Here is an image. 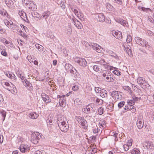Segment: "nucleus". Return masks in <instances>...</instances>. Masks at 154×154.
I'll list each match as a JSON object with an SVG mask.
<instances>
[{
    "label": "nucleus",
    "mask_w": 154,
    "mask_h": 154,
    "mask_svg": "<svg viewBox=\"0 0 154 154\" xmlns=\"http://www.w3.org/2000/svg\"><path fill=\"white\" fill-rule=\"evenodd\" d=\"M1 41L6 44H8L9 43V42L5 38H3L1 39Z\"/></svg>",
    "instance_id": "obj_59"
},
{
    "label": "nucleus",
    "mask_w": 154,
    "mask_h": 154,
    "mask_svg": "<svg viewBox=\"0 0 154 154\" xmlns=\"http://www.w3.org/2000/svg\"><path fill=\"white\" fill-rule=\"evenodd\" d=\"M19 14L24 20L26 22H28L29 20L27 18L25 12L22 11H20L19 12Z\"/></svg>",
    "instance_id": "obj_19"
},
{
    "label": "nucleus",
    "mask_w": 154,
    "mask_h": 154,
    "mask_svg": "<svg viewBox=\"0 0 154 154\" xmlns=\"http://www.w3.org/2000/svg\"><path fill=\"white\" fill-rule=\"evenodd\" d=\"M79 87L78 85H75L72 87V89L74 91H76L79 89Z\"/></svg>",
    "instance_id": "obj_54"
},
{
    "label": "nucleus",
    "mask_w": 154,
    "mask_h": 154,
    "mask_svg": "<svg viewBox=\"0 0 154 154\" xmlns=\"http://www.w3.org/2000/svg\"><path fill=\"white\" fill-rule=\"evenodd\" d=\"M65 68L68 72H69L70 73L73 74V75H74V76L75 78L78 77V72L69 63H67L65 64Z\"/></svg>",
    "instance_id": "obj_3"
},
{
    "label": "nucleus",
    "mask_w": 154,
    "mask_h": 154,
    "mask_svg": "<svg viewBox=\"0 0 154 154\" xmlns=\"http://www.w3.org/2000/svg\"><path fill=\"white\" fill-rule=\"evenodd\" d=\"M5 2L7 6L9 8L14 5V2L12 0H5Z\"/></svg>",
    "instance_id": "obj_29"
},
{
    "label": "nucleus",
    "mask_w": 154,
    "mask_h": 154,
    "mask_svg": "<svg viewBox=\"0 0 154 154\" xmlns=\"http://www.w3.org/2000/svg\"><path fill=\"white\" fill-rule=\"evenodd\" d=\"M92 48L94 50H96L98 53H101L103 50V48H101L99 45L97 44H94L92 45Z\"/></svg>",
    "instance_id": "obj_20"
},
{
    "label": "nucleus",
    "mask_w": 154,
    "mask_h": 154,
    "mask_svg": "<svg viewBox=\"0 0 154 154\" xmlns=\"http://www.w3.org/2000/svg\"><path fill=\"white\" fill-rule=\"evenodd\" d=\"M137 81L138 83L141 86L144 82H145V80L143 78L139 77L137 79Z\"/></svg>",
    "instance_id": "obj_27"
},
{
    "label": "nucleus",
    "mask_w": 154,
    "mask_h": 154,
    "mask_svg": "<svg viewBox=\"0 0 154 154\" xmlns=\"http://www.w3.org/2000/svg\"><path fill=\"white\" fill-rule=\"evenodd\" d=\"M125 102L124 101H122L120 102L118 104V106L119 108H120L122 107L125 104Z\"/></svg>",
    "instance_id": "obj_46"
},
{
    "label": "nucleus",
    "mask_w": 154,
    "mask_h": 154,
    "mask_svg": "<svg viewBox=\"0 0 154 154\" xmlns=\"http://www.w3.org/2000/svg\"><path fill=\"white\" fill-rule=\"evenodd\" d=\"M60 129L63 132H66L68 130L69 125L68 122L63 123L62 124L58 125Z\"/></svg>",
    "instance_id": "obj_10"
},
{
    "label": "nucleus",
    "mask_w": 154,
    "mask_h": 154,
    "mask_svg": "<svg viewBox=\"0 0 154 154\" xmlns=\"http://www.w3.org/2000/svg\"><path fill=\"white\" fill-rule=\"evenodd\" d=\"M141 9L142 11H144L147 12L149 11H151V10L149 8H145L144 7H142Z\"/></svg>",
    "instance_id": "obj_52"
},
{
    "label": "nucleus",
    "mask_w": 154,
    "mask_h": 154,
    "mask_svg": "<svg viewBox=\"0 0 154 154\" xmlns=\"http://www.w3.org/2000/svg\"><path fill=\"white\" fill-rule=\"evenodd\" d=\"M50 14V12H45L42 14V16L40 17L39 19H42L44 18L46 20V19L49 16Z\"/></svg>",
    "instance_id": "obj_22"
},
{
    "label": "nucleus",
    "mask_w": 154,
    "mask_h": 154,
    "mask_svg": "<svg viewBox=\"0 0 154 154\" xmlns=\"http://www.w3.org/2000/svg\"><path fill=\"white\" fill-rule=\"evenodd\" d=\"M41 96L42 99L46 104L49 103L51 102V100L49 97L45 93H42Z\"/></svg>",
    "instance_id": "obj_12"
},
{
    "label": "nucleus",
    "mask_w": 154,
    "mask_h": 154,
    "mask_svg": "<svg viewBox=\"0 0 154 154\" xmlns=\"http://www.w3.org/2000/svg\"><path fill=\"white\" fill-rule=\"evenodd\" d=\"M94 106L93 104H90L86 106L85 108H83L82 109V111L86 113L94 112Z\"/></svg>",
    "instance_id": "obj_6"
},
{
    "label": "nucleus",
    "mask_w": 154,
    "mask_h": 154,
    "mask_svg": "<svg viewBox=\"0 0 154 154\" xmlns=\"http://www.w3.org/2000/svg\"><path fill=\"white\" fill-rule=\"evenodd\" d=\"M29 117L32 119H36L38 116V115L35 112H32L29 114Z\"/></svg>",
    "instance_id": "obj_28"
},
{
    "label": "nucleus",
    "mask_w": 154,
    "mask_h": 154,
    "mask_svg": "<svg viewBox=\"0 0 154 154\" xmlns=\"http://www.w3.org/2000/svg\"><path fill=\"white\" fill-rule=\"evenodd\" d=\"M102 75L104 77V79L108 82H113L115 78L113 77V75L111 72L109 70L103 71L102 72Z\"/></svg>",
    "instance_id": "obj_1"
},
{
    "label": "nucleus",
    "mask_w": 154,
    "mask_h": 154,
    "mask_svg": "<svg viewBox=\"0 0 154 154\" xmlns=\"http://www.w3.org/2000/svg\"><path fill=\"white\" fill-rule=\"evenodd\" d=\"M116 21L118 23H120L125 27H127L128 26V23L127 22L122 19H117Z\"/></svg>",
    "instance_id": "obj_21"
},
{
    "label": "nucleus",
    "mask_w": 154,
    "mask_h": 154,
    "mask_svg": "<svg viewBox=\"0 0 154 154\" xmlns=\"http://www.w3.org/2000/svg\"><path fill=\"white\" fill-rule=\"evenodd\" d=\"M146 33L148 35L150 36H152L153 34V32L150 30L147 31Z\"/></svg>",
    "instance_id": "obj_61"
},
{
    "label": "nucleus",
    "mask_w": 154,
    "mask_h": 154,
    "mask_svg": "<svg viewBox=\"0 0 154 154\" xmlns=\"http://www.w3.org/2000/svg\"><path fill=\"white\" fill-rule=\"evenodd\" d=\"M17 25L14 24H13V23L12 24H11L9 27L11 29H12L13 30H14V29H15V28L17 27Z\"/></svg>",
    "instance_id": "obj_56"
},
{
    "label": "nucleus",
    "mask_w": 154,
    "mask_h": 154,
    "mask_svg": "<svg viewBox=\"0 0 154 154\" xmlns=\"http://www.w3.org/2000/svg\"><path fill=\"white\" fill-rule=\"evenodd\" d=\"M122 147L125 151H127L129 149V147L126 144L123 145Z\"/></svg>",
    "instance_id": "obj_57"
},
{
    "label": "nucleus",
    "mask_w": 154,
    "mask_h": 154,
    "mask_svg": "<svg viewBox=\"0 0 154 154\" xmlns=\"http://www.w3.org/2000/svg\"><path fill=\"white\" fill-rule=\"evenodd\" d=\"M132 38L130 35H128L126 39V41L128 43H129L132 41Z\"/></svg>",
    "instance_id": "obj_45"
},
{
    "label": "nucleus",
    "mask_w": 154,
    "mask_h": 154,
    "mask_svg": "<svg viewBox=\"0 0 154 154\" xmlns=\"http://www.w3.org/2000/svg\"><path fill=\"white\" fill-rule=\"evenodd\" d=\"M23 85L24 86H27L28 87H30L31 86V84L29 82L27 81L26 79L25 80L24 82H23Z\"/></svg>",
    "instance_id": "obj_39"
},
{
    "label": "nucleus",
    "mask_w": 154,
    "mask_h": 154,
    "mask_svg": "<svg viewBox=\"0 0 154 154\" xmlns=\"http://www.w3.org/2000/svg\"><path fill=\"white\" fill-rule=\"evenodd\" d=\"M23 4H25L29 9L32 11H35L37 9L36 6L34 2L31 0H24Z\"/></svg>",
    "instance_id": "obj_4"
},
{
    "label": "nucleus",
    "mask_w": 154,
    "mask_h": 154,
    "mask_svg": "<svg viewBox=\"0 0 154 154\" xmlns=\"http://www.w3.org/2000/svg\"><path fill=\"white\" fill-rule=\"evenodd\" d=\"M105 108L103 107L99 108L98 109V114L100 115H102L105 111Z\"/></svg>",
    "instance_id": "obj_31"
},
{
    "label": "nucleus",
    "mask_w": 154,
    "mask_h": 154,
    "mask_svg": "<svg viewBox=\"0 0 154 154\" xmlns=\"http://www.w3.org/2000/svg\"><path fill=\"white\" fill-rule=\"evenodd\" d=\"M112 72L118 76H120L122 74L121 72L118 70H115L113 71Z\"/></svg>",
    "instance_id": "obj_41"
},
{
    "label": "nucleus",
    "mask_w": 154,
    "mask_h": 154,
    "mask_svg": "<svg viewBox=\"0 0 154 154\" xmlns=\"http://www.w3.org/2000/svg\"><path fill=\"white\" fill-rule=\"evenodd\" d=\"M96 102L98 104H101L103 102V100L98 98H97L95 100Z\"/></svg>",
    "instance_id": "obj_53"
},
{
    "label": "nucleus",
    "mask_w": 154,
    "mask_h": 154,
    "mask_svg": "<svg viewBox=\"0 0 154 154\" xmlns=\"http://www.w3.org/2000/svg\"><path fill=\"white\" fill-rule=\"evenodd\" d=\"M75 61L79 63V65L83 67H85L87 65V63L86 60L80 57L75 58Z\"/></svg>",
    "instance_id": "obj_7"
},
{
    "label": "nucleus",
    "mask_w": 154,
    "mask_h": 154,
    "mask_svg": "<svg viewBox=\"0 0 154 154\" xmlns=\"http://www.w3.org/2000/svg\"><path fill=\"white\" fill-rule=\"evenodd\" d=\"M0 113L3 118V121L5 120L6 116V112L3 110L0 111Z\"/></svg>",
    "instance_id": "obj_34"
},
{
    "label": "nucleus",
    "mask_w": 154,
    "mask_h": 154,
    "mask_svg": "<svg viewBox=\"0 0 154 154\" xmlns=\"http://www.w3.org/2000/svg\"><path fill=\"white\" fill-rule=\"evenodd\" d=\"M6 89L10 91L11 93L14 94H16L17 91L15 86L13 84L10 83L9 86L6 88Z\"/></svg>",
    "instance_id": "obj_11"
},
{
    "label": "nucleus",
    "mask_w": 154,
    "mask_h": 154,
    "mask_svg": "<svg viewBox=\"0 0 154 154\" xmlns=\"http://www.w3.org/2000/svg\"><path fill=\"white\" fill-rule=\"evenodd\" d=\"M122 93L121 92L116 91H113L111 93V95L113 98L116 100L121 99Z\"/></svg>",
    "instance_id": "obj_8"
},
{
    "label": "nucleus",
    "mask_w": 154,
    "mask_h": 154,
    "mask_svg": "<svg viewBox=\"0 0 154 154\" xmlns=\"http://www.w3.org/2000/svg\"><path fill=\"white\" fill-rule=\"evenodd\" d=\"M66 32V34L68 35H70L72 29H71L69 27H68L67 29Z\"/></svg>",
    "instance_id": "obj_47"
},
{
    "label": "nucleus",
    "mask_w": 154,
    "mask_h": 154,
    "mask_svg": "<svg viewBox=\"0 0 154 154\" xmlns=\"http://www.w3.org/2000/svg\"><path fill=\"white\" fill-rule=\"evenodd\" d=\"M103 90L105 92H104V94L101 93V94L100 95V96L103 98L107 96V91H106L105 90Z\"/></svg>",
    "instance_id": "obj_48"
},
{
    "label": "nucleus",
    "mask_w": 154,
    "mask_h": 154,
    "mask_svg": "<svg viewBox=\"0 0 154 154\" xmlns=\"http://www.w3.org/2000/svg\"><path fill=\"white\" fill-rule=\"evenodd\" d=\"M148 20L150 22L154 23V18H153L152 17H149L148 19Z\"/></svg>",
    "instance_id": "obj_62"
},
{
    "label": "nucleus",
    "mask_w": 154,
    "mask_h": 154,
    "mask_svg": "<svg viewBox=\"0 0 154 154\" xmlns=\"http://www.w3.org/2000/svg\"><path fill=\"white\" fill-rule=\"evenodd\" d=\"M106 6L107 8L109 10L111 9L113 7L111 5V4L109 3H106Z\"/></svg>",
    "instance_id": "obj_43"
},
{
    "label": "nucleus",
    "mask_w": 154,
    "mask_h": 154,
    "mask_svg": "<svg viewBox=\"0 0 154 154\" xmlns=\"http://www.w3.org/2000/svg\"><path fill=\"white\" fill-rule=\"evenodd\" d=\"M130 107H129V110H132V112H135L136 111V109L132 105H130Z\"/></svg>",
    "instance_id": "obj_49"
},
{
    "label": "nucleus",
    "mask_w": 154,
    "mask_h": 154,
    "mask_svg": "<svg viewBox=\"0 0 154 154\" xmlns=\"http://www.w3.org/2000/svg\"><path fill=\"white\" fill-rule=\"evenodd\" d=\"M140 152L139 149L134 148L131 152V154H140Z\"/></svg>",
    "instance_id": "obj_36"
},
{
    "label": "nucleus",
    "mask_w": 154,
    "mask_h": 154,
    "mask_svg": "<svg viewBox=\"0 0 154 154\" xmlns=\"http://www.w3.org/2000/svg\"><path fill=\"white\" fill-rule=\"evenodd\" d=\"M113 35L116 38L119 39L122 38V33L121 32H119L114 31L112 32Z\"/></svg>",
    "instance_id": "obj_25"
},
{
    "label": "nucleus",
    "mask_w": 154,
    "mask_h": 154,
    "mask_svg": "<svg viewBox=\"0 0 154 154\" xmlns=\"http://www.w3.org/2000/svg\"><path fill=\"white\" fill-rule=\"evenodd\" d=\"M45 152L42 150H38L36 151L35 154H45Z\"/></svg>",
    "instance_id": "obj_44"
},
{
    "label": "nucleus",
    "mask_w": 154,
    "mask_h": 154,
    "mask_svg": "<svg viewBox=\"0 0 154 154\" xmlns=\"http://www.w3.org/2000/svg\"><path fill=\"white\" fill-rule=\"evenodd\" d=\"M84 118L83 117H82L80 116L79 117H77L76 118V119L77 121H78V122H81V121H82V120Z\"/></svg>",
    "instance_id": "obj_51"
},
{
    "label": "nucleus",
    "mask_w": 154,
    "mask_h": 154,
    "mask_svg": "<svg viewBox=\"0 0 154 154\" xmlns=\"http://www.w3.org/2000/svg\"><path fill=\"white\" fill-rule=\"evenodd\" d=\"M108 52L111 56L115 57L116 59L118 58V56L111 50H109Z\"/></svg>",
    "instance_id": "obj_32"
},
{
    "label": "nucleus",
    "mask_w": 154,
    "mask_h": 154,
    "mask_svg": "<svg viewBox=\"0 0 154 154\" xmlns=\"http://www.w3.org/2000/svg\"><path fill=\"white\" fill-rule=\"evenodd\" d=\"M0 14L3 16H6L8 17V15L7 12L4 10L0 11Z\"/></svg>",
    "instance_id": "obj_37"
},
{
    "label": "nucleus",
    "mask_w": 154,
    "mask_h": 154,
    "mask_svg": "<svg viewBox=\"0 0 154 154\" xmlns=\"http://www.w3.org/2000/svg\"><path fill=\"white\" fill-rule=\"evenodd\" d=\"M95 18L98 21L101 22H104L105 20V17L103 14H99L95 16Z\"/></svg>",
    "instance_id": "obj_15"
},
{
    "label": "nucleus",
    "mask_w": 154,
    "mask_h": 154,
    "mask_svg": "<svg viewBox=\"0 0 154 154\" xmlns=\"http://www.w3.org/2000/svg\"><path fill=\"white\" fill-rule=\"evenodd\" d=\"M1 84L3 87L6 89V88H7L8 86H9L10 83L6 81L5 80H3L2 81Z\"/></svg>",
    "instance_id": "obj_30"
},
{
    "label": "nucleus",
    "mask_w": 154,
    "mask_h": 154,
    "mask_svg": "<svg viewBox=\"0 0 154 154\" xmlns=\"http://www.w3.org/2000/svg\"><path fill=\"white\" fill-rule=\"evenodd\" d=\"M35 46L36 48H37L39 51H41L43 50V47L39 44H37L35 45Z\"/></svg>",
    "instance_id": "obj_38"
},
{
    "label": "nucleus",
    "mask_w": 154,
    "mask_h": 154,
    "mask_svg": "<svg viewBox=\"0 0 154 154\" xmlns=\"http://www.w3.org/2000/svg\"><path fill=\"white\" fill-rule=\"evenodd\" d=\"M1 54L2 55L6 57L7 56V54L6 52L5 51H2Z\"/></svg>",
    "instance_id": "obj_63"
},
{
    "label": "nucleus",
    "mask_w": 154,
    "mask_h": 154,
    "mask_svg": "<svg viewBox=\"0 0 154 154\" xmlns=\"http://www.w3.org/2000/svg\"><path fill=\"white\" fill-rule=\"evenodd\" d=\"M137 125L139 129L142 128L143 126V122H142V120L138 119L137 122Z\"/></svg>",
    "instance_id": "obj_24"
},
{
    "label": "nucleus",
    "mask_w": 154,
    "mask_h": 154,
    "mask_svg": "<svg viewBox=\"0 0 154 154\" xmlns=\"http://www.w3.org/2000/svg\"><path fill=\"white\" fill-rule=\"evenodd\" d=\"M91 127L92 128H94L93 130V132L94 133L96 134L100 132H101V129L100 128H98L97 125L94 122H92L91 124Z\"/></svg>",
    "instance_id": "obj_14"
},
{
    "label": "nucleus",
    "mask_w": 154,
    "mask_h": 154,
    "mask_svg": "<svg viewBox=\"0 0 154 154\" xmlns=\"http://www.w3.org/2000/svg\"><path fill=\"white\" fill-rule=\"evenodd\" d=\"M94 90L96 93H99L100 92L101 93V88L99 87H95V88Z\"/></svg>",
    "instance_id": "obj_55"
},
{
    "label": "nucleus",
    "mask_w": 154,
    "mask_h": 154,
    "mask_svg": "<svg viewBox=\"0 0 154 154\" xmlns=\"http://www.w3.org/2000/svg\"><path fill=\"white\" fill-rule=\"evenodd\" d=\"M57 98H60L59 103L60 106L63 107L64 104L65 103L66 100H65V95L60 96V95H58Z\"/></svg>",
    "instance_id": "obj_16"
},
{
    "label": "nucleus",
    "mask_w": 154,
    "mask_h": 154,
    "mask_svg": "<svg viewBox=\"0 0 154 154\" xmlns=\"http://www.w3.org/2000/svg\"><path fill=\"white\" fill-rule=\"evenodd\" d=\"M134 40L137 44L143 47L144 46L146 49L149 50L150 49V46L145 40L139 37H136Z\"/></svg>",
    "instance_id": "obj_2"
},
{
    "label": "nucleus",
    "mask_w": 154,
    "mask_h": 154,
    "mask_svg": "<svg viewBox=\"0 0 154 154\" xmlns=\"http://www.w3.org/2000/svg\"><path fill=\"white\" fill-rule=\"evenodd\" d=\"M134 100H130L128 102V103L129 105H134Z\"/></svg>",
    "instance_id": "obj_58"
},
{
    "label": "nucleus",
    "mask_w": 154,
    "mask_h": 154,
    "mask_svg": "<svg viewBox=\"0 0 154 154\" xmlns=\"http://www.w3.org/2000/svg\"><path fill=\"white\" fill-rule=\"evenodd\" d=\"M18 76L21 79L22 82H24V81H25V79H24L23 76L21 74H18Z\"/></svg>",
    "instance_id": "obj_50"
},
{
    "label": "nucleus",
    "mask_w": 154,
    "mask_h": 154,
    "mask_svg": "<svg viewBox=\"0 0 154 154\" xmlns=\"http://www.w3.org/2000/svg\"><path fill=\"white\" fill-rule=\"evenodd\" d=\"M19 148L20 151L23 153H25L29 150V147L23 144L20 145Z\"/></svg>",
    "instance_id": "obj_17"
},
{
    "label": "nucleus",
    "mask_w": 154,
    "mask_h": 154,
    "mask_svg": "<svg viewBox=\"0 0 154 154\" xmlns=\"http://www.w3.org/2000/svg\"><path fill=\"white\" fill-rule=\"evenodd\" d=\"M72 9L76 15H77V14H78V11L76 9Z\"/></svg>",
    "instance_id": "obj_64"
},
{
    "label": "nucleus",
    "mask_w": 154,
    "mask_h": 154,
    "mask_svg": "<svg viewBox=\"0 0 154 154\" xmlns=\"http://www.w3.org/2000/svg\"><path fill=\"white\" fill-rule=\"evenodd\" d=\"M80 123L84 129H86L87 128L88 126L87 122L84 118L82 120V121H81Z\"/></svg>",
    "instance_id": "obj_26"
},
{
    "label": "nucleus",
    "mask_w": 154,
    "mask_h": 154,
    "mask_svg": "<svg viewBox=\"0 0 154 154\" xmlns=\"http://www.w3.org/2000/svg\"><path fill=\"white\" fill-rule=\"evenodd\" d=\"M57 122L58 125L62 124L63 123H65L67 122L66 119L63 116H58Z\"/></svg>",
    "instance_id": "obj_9"
},
{
    "label": "nucleus",
    "mask_w": 154,
    "mask_h": 154,
    "mask_svg": "<svg viewBox=\"0 0 154 154\" xmlns=\"http://www.w3.org/2000/svg\"><path fill=\"white\" fill-rule=\"evenodd\" d=\"M38 132H33L31 135V139L32 142L34 144H37L40 139L41 135Z\"/></svg>",
    "instance_id": "obj_5"
},
{
    "label": "nucleus",
    "mask_w": 154,
    "mask_h": 154,
    "mask_svg": "<svg viewBox=\"0 0 154 154\" xmlns=\"http://www.w3.org/2000/svg\"><path fill=\"white\" fill-rule=\"evenodd\" d=\"M93 68L94 70L99 72H102L103 71L101 66L95 65L93 66Z\"/></svg>",
    "instance_id": "obj_23"
},
{
    "label": "nucleus",
    "mask_w": 154,
    "mask_h": 154,
    "mask_svg": "<svg viewBox=\"0 0 154 154\" xmlns=\"http://www.w3.org/2000/svg\"><path fill=\"white\" fill-rule=\"evenodd\" d=\"M126 51L128 55H131V51L130 46H127L126 49Z\"/></svg>",
    "instance_id": "obj_42"
},
{
    "label": "nucleus",
    "mask_w": 154,
    "mask_h": 154,
    "mask_svg": "<svg viewBox=\"0 0 154 154\" xmlns=\"http://www.w3.org/2000/svg\"><path fill=\"white\" fill-rule=\"evenodd\" d=\"M72 21L74 25L77 28L79 29H82L83 27L82 25L78 20L74 18L72 19Z\"/></svg>",
    "instance_id": "obj_13"
},
{
    "label": "nucleus",
    "mask_w": 154,
    "mask_h": 154,
    "mask_svg": "<svg viewBox=\"0 0 154 154\" xmlns=\"http://www.w3.org/2000/svg\"><path fill=\"white\" fill-rule=\"evenodd\" d=\"M149 85L148 84V82L145 81V82H144L143 85L141 86L142 88H149Z\"/></svg>",
    "instance_id": "obj_35"
},
{
    "label": "nucleus",
    "mask_w": 154,
    "mask_h": 154,
    "mask_svg": "<svg viewBox=\"0 0 154 154\" xmlns=\"http://www.w3.org/2000/svg\"><path fill=\"white\" fill-rule=\"evenodd\" d=\"M4 22L5 24L8 27H9L13 23V22L12 21H9L7 19L4 20Z\"/></svg>",
    "instance_id": "obj_33"
},
{
    "label": "nucleus",
    "mask_w": 154,
    "mask_h": 154,
    "mask_svg": "<svg viewBox=\"0 0 154 154\" xmlns=\"http://www.w3.org/2000/svg\"><path fill=\"white\" fill-rule=\"evenodd\" d=\"M112 134H112V135L113 136L115 137V140H118V139H117V136L118 135V134L116 132L114 133V132H113L112 133Z\"/></svg>",
    "instance_id": "obj_60"
},
{
    "label": "nucleus",
    "mask_w": 154,
    "mask_h": 154,
    "mask_svg": "<svg viewBox=\"0 0 154 154\" xmlns=\"http://www.w3.org/2000/svg\"><path fill=\"white\" fill-rule=\"evenodd\" d=\"M106 122L103 119H102L100 120L98 125L99 128L101 129V132L103 128L106 127Z\"/></svg>",
    "instance_id": "obj_18"
},
{
    "label": "nucleus",
    "mask_w": 154,
    "mask_h": 154,
    "mask_svg": "<svg viewBox=\"0 0 154 154\" xmlns=\"http://www.w3.org/2000/svg\"><path fill=\"white\" fill-rule=\"evenodd\" d=\"M123 88L124 89L130 91V93H132V91L131 90V88H130L129 86H123Z\"/></svg>",
    "instance_id": "obj_40"
}]
</instances>
